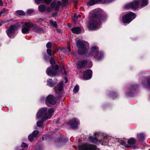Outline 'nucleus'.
Segmentation results:
<instances>
[{"label": "nucleus", "instance_id": "obj_48", "mask_svg": "<svg viewBox=\"0 0 150 150\" xmlns=\"http://www.w3.org/2000/svg\"><path fill=\"white\" fill-rule=\"evenodd\" d=\"M64 74H67V72L65 70L64 71Z\"/></svg>", "mask_w": 150, "mask_h": 150}, {"label": "nucleus", "instance_id": "obj_44", "mask_svg": "<svg viewBox=\"0 0 150 150\" xmlns=\"http://www.w3.org/2000/svg\"><path fill=\"white\" fill-rule=\"evenodd\" d=\"M2 1L1 0H0V6L3 5Z\"/></svg>", "mask_w": 150, "mask_h": 150}, {"label": "nucleus", "instance_id": "obj_25", "mask_svg": "<svg viewBox=\"0 0 150 150\" xmlns=\"http://www.w3.org/2000/svg\"><path fill=\"white\" fill-rule=\"evenodd\" d=\"M61 3L60 1H57L54 7L55 10L56 11H58L59 10V7L61 5Z\"/></svg>", "mask_w": 150, "mask_h": 150}, {"label": "nucleus", "instance_id": "obj_28", "mask_svg": "<svg viewBox=\"0 0 150 150\" xmlns=\"http://www.w3.org/2000/svg\"><path fill=\"white\" fill-rule=\"evenodd\" d=\"M79 89V87L78 85H76L73 89V92L74 93H77Z\"/></svg>", "mask_w": 150, "mask_h": 150}, {"label": "nucleus", "instance_id": "obj_10", "mask_svg": "<svg viewBox=\"0 0 150 150\" xmlns=\"http://www.w3.org/2000/svg\"><path fill=\"white\" fill-rule=\"evenodd\" d=\"M79 150H97L95 146L88 144H83L79 146Z\"/></svg>", "mask_w": 150, "mask_h": 150}, {"label": "nucleus", "instance_id": "obj_38", "mask_svg": "<svg viewBox=\"0 0 150 150\" xmlns=\"http://www.w3.org/2000/svg\"><path fill=\"white\" fill-rule=\"evenodd\" d=\"M46 11L48 12H50L51 11V9L50 8L48 7L47 9H46Z\"/></svg>", "mask_w": 150, "mask_h": 150}, {"label": "nucleus", "instance_id": "obj_14", "mask_svg": "<svg viewBox=\"0 0 150 150\" xmlns=\"http://www.w3.org/2000/svg\"><path fill=\"white\" fill-rule=\"evenodd\" d=\"M92 71L90 69L84 71L83 79L86 80L90 79L92 77Z\"/></svg>", "mask_w": 150, "mask_h": 150}, {"label": "nucleus", "instance_id": "obj_8", "mask_svg": "<svg viewBox=\"0 0 150 150\" xmlns=\"http://www.w3.org/2000/svg\"><path fill=\"white\" fill-rule=\"evenodd\" d=\"M98 49L97 47H92L91 48L90 55L93 56L96 60H100L102 58L103 55L101 52H99Z\"/></svg>", "mask_w": 150, "mask_h": 150}, {"label": "nucleus", "instance_id": "obj_18", "mask_svg": "<svg viewBox=\"0 0 150 150\" xmlns=\"http://www.w3.org/2000/svg\"><path fill=\"white\" fill-rule=\"evenodd\" d=\"M63 51L65 54L68 55H69L71 53V49L69 46L64 48Z\"/></svg>", "mask_w": 150, "mask_h": 150}, {"label": "nucleus", "instance_id": "obj_36", "mask_svg": "<svg viewBox=\"0 0 150 150\" xmlns=\"http://www.w3.org/2000/svg\"><path fill=\"white\" fill-rule=\"evenodd\" d=\"M27 146V145L24 142L22 143L21 145V147L22 148H25Z\"/></svg>", "mask_w": 150, "mask_h": 150}, {"label": "nucleus", "instance_id": "obj_16", "mask_svg": "<svg viewBox=\"0 0 150 150\" xmlns=\"http://www.w3.org/2000/svg\"><path fill=\"white\" fill-rule=\"evenodd\" d=\"M63 82H60L59 84L57 86H56L54 88V89L56 93H59L62 91L63 90Z\"/></svg>", "mask_w": 150, "mask_h": 150}, {"label": "nucleus", "instance_id": "obj_17", "mask_svg": "<svg viewBox=\"0 0 150 150\" xmlns=\"http://www.w3.org/2000/svg\"><path fill=\"white\" fill-rule=\"evenodd\" d=\"M52 0H35V3L37 4H39L42 3L44 1L45 3L49 4L51 1Z\"/></svg>", "mask_w": 150, "mask_h": 150}, {"label": "nucleus", "instance_id": "obj_6", "mask_svg": "<svg viewBox=\"0 0 150 150\" xmlns=\"http://www.w3.org/2000/svg\"><path fill=\"white\" fill-rule=\"evenodd\" d=\"M50 62L51 64V67H48L46 70V73L49 76H56L59 74V73L56 71L58 69L59 66L57 65H56L54 66L53 64H54L55 62L52 57H51L50 59Z\"/></svg>", "mask_w": 150, "mask_h": 150}, {"label": "nucleus", "instance_id": "obj_33", "mask_svg": "<svg viewBox=\"0 0 150 150\" xmlns=\"http://www.w3.org/2000/svg\"><path fill=\"white\" fill-rule=\"evenodd\" d=\"M52 47V44L51 42H48L46 45V47L47 48H50Z\"/></svg>", "mask_w": 150, "mask_h": 150}, {"label": "nucleus", "instance_id": "obj_45", "mask_svg": "<svg viewBox=\"0 0 150 150\" xmlns=\"http://www.w3.org/2000/svg\"><path fill=\"white\" fill-rule=\"evenodd\" d=\"M125 147H127V148H129V147H131V146L130 145L126 144L125 145Z\"/></svg>", "mask_w": 150, "mask_h": 150}, {"label": "nucleus", "instance_id": "obj_1", "mask_svg": "<svg viewBox=\"0 0 150 150\" xmlns=\"http://www.w3.org/2000/svg\"><path fill=\"white\" fill-rule=\"evenodd\" d=\"M54 112L53 108H41L37 114V117L39 119L41 118V121L37 122V125L39 127H43V122L49 118H50Z\"/></svg>", "mask_w": 150, "mask_h": 150}, {"label": "nucleus", "instance_id": "obj_20", "mask_svg": "<svg viewBox=\"0 0 150 150\" xmlns=\"http://www.w3.org/2000/svg\"><path fill=\"white\" fill-rule=\"evenodd\" d=\"M71 30L73 33L76 34L79 33L81 31L80 28L78 27L72 28Z\"/></svg>", "mask_w": 150, "mask_h": 150}, {"label": "nucleus", "instance_id": "obj_3", "mask_svg": "<svg viewBox=\"0 0 150 150\" xmlns=\"http://www.w3.org/2000/svg\"><path fill=\"white\" fill-rule=\"evenodd\" d=\"M21 31L23 34L29 33L31 28L34 31L39 32L41 30V29L36 24L29 21L23 23Z\"/></svg>", "mask_w": 150, "mask_h": 150}, {"label": "nucleus", "instance_id": "obj_29", "mask_svg": "<svg viewBox=\"0 0 150 150\" xmlns=\"http://www.w3.org/2000/svg\"><path fill=\"white\" fill-rule=\"evenodd\" d=\"M38 134H39V132L37 130H35V131H34L32 133V134L33 135V136L35 137H36L37 135Z\"/></svg>", "mask_w": 150, "mask_h": 150}, {"label": "nucleus", "instance_id": "obj_19", "mask_svg": "<svg viewBox=\"0 0 150 150\" xmlns=\"http://www.w3.org/2000/svg\"><path fill=\"white\" fill-rule=\"evenodd\" d=\"M101 1L102 0H90L88 3V4L89 6H92Z\"/></svg>", "mask_w": 150, "mask_h": 150}, {"label": "nucleus", "instance_id": "obj_50", "mask_svg": "<svg viewBox=\"0 0 150 150\" xmlns=\"http://www.w3.org/2000/svg\"><path fill=\"white\" fill-rule=\"evenodd\" d=\"M23 150V149H22V150Z\"/></svg>", "mask_w": 150, "mask_h": 150}, {"label": "nucleus", "instance_id": "obj_12", "mask_svg": "<svg viewBox=\"0 0 150 150\" xmlns=\"http://www.w3.org/2000/svg\"><path fill=\"white\" fill-rule=\"evenodd\" d=\"M79 122V121L76 118H74L71 120H70L67 123L72 128L75 129L77 127Z\"/></svg>", "mask_w": 150, "mask_h": 150}, {"label": "nucleus", "instance_id": "obj_46", "mask_svg": "<svg viewBox=\"0 0 150 150\" xmlns=\"http://www.w3.org/2000/svg\"><path fill=\"white\" fill-rule=\"evenodd\" d=\"M56 51H53L52 54H55L56 53Z\"/></svg>", "mask_w": 150, "mask_h": 150}, {"label": "nucleus", "instance_id": "obj_26", "mask_svg": "<svg viewBox=\"0 0 150 150\" xmlns=\"http://www.w3.org/2000/svg\"><path fill=\"white\" fill-rule=\"evenodd\" d=\"M50 25L53 28H56L57 27V24L56 21L50 20Z\"/></svg>", "mask_w": 150, "mask_h": 150}, {"label": "nucleus", "instance_id": "obj_34", "mask_svg": "<svg viewBox=\"0 0 150 150\" xmlns=\"http://www.w3.org/2000/svg\"><path fill=\"white\" fill-rule=\"evenodd\" d=\"M33 11V10L32 9H29L27 10V14H30L32 13Z\"/></svg>", "mask_w": 150, "mask_h": 150}, {"label": "nucleus", "instance_id": "obj_9", "mask_svg": "<svg viewBox=\"0 0 150 150\" xmlns=\"http://www.w3.org/2000/svg\"><path fill=\"white\" fill-rule=\"evenodd\" d=\"M136 15L135 13L132 12H130L125 15L122 18V21L124 23H129L132 20L135 18Z\"/></svg>", "mask_w": 150, "mask_h": 150}, {"label": "nucleus", "instance_id": "obj_35", "mask_svg": "<svg viewBox=\"0 0 150 150\" xmlns=\"http://www.w3.org/2000/svg\"><path fill=\"white\" fill-rule=\"evenodd\" d=\"M56 3L54 2H53L50 5L51 7L52 8H54Z\"/></svg>", "mask_w": 150, "mask_h": 150}, {"label": "nucleus", "instance_id": "obj_51", "mask_svg": "<svg viewBox=\"0 0 150 150\" xmlns=\"http://www.w3.org/2000/svg\"><path fill=\"white\" fill-rule=\"evenodd\" d=\"M149 150H150V149Z\"/></svg>", "mask_w": 150, "mask_h": 150}, {"label": "nucleus", "instance_id": "obj_21", "mask_svg": "<svg viewBox=\"0 0 150 150\" xmlns=\"http://www.w3.org/2000/svg\"><path fill=\"white\" fill-rule=\"evenodd\" d=\"M47 83L49 86L52 87L55 84L56 82L53 81L51 79H49L47 80Z\"/></svg>", "mask_w": 150, "mask_h": 150}, {"label": "nucleus", "instance_id": "obj_5", "mask_svg": "<svg viewBox=\"0 0 150 150\" xmlns=\"http://www.w3.org/2000/svg\"><path fill=\"white\" fill-rule=\"evenodd\" d=\"M148 4V0H134L131 3L126 5L125 6V8H130L137 9L139 5L143 7L146 6Z\"/></svg>", "mask_w": 150, "mask_h": 150}, {"label": "nucleus", "instance_id": "obj_4", "mask_svg": "<svg viewBox=\"0 0 150 150\" xmlns=\"http://www.w3.org/2000/svg\"><path fill=\"white\" fill-rule=\"evenodd\" d=\"M89 140L91 142L97 144L100 142L103 145H106L108 142L109 140L108 137L104 136L100 133L96 132L95 133L93 137L90 136Z\"/></svg>", "mask_w": 150, "mask_h": 150}, {"label": "nucleus", "instance_id": "obj_30", "mask_svg": "<svg viewBox=\"0 0 150 150\" xmlns=\"http://www.w3.org/2000/svg\"><path fill=\"white\" fill-rule=\"evenodd\" d=\"M47 54L50 56H52V51L51 50L49 49H47Z\"/></svg>", "mask_w": 150, "mask_h": 150}, {"label": "nucleus", "instance_id": "obj_39", "mask_svg": "<svg viewBox=\"0 0 150 150\" xmlns=\"http://www.w3.org/2000/svg\"><path fill=\"white\" fill-rule=\"evenodd\" d=\"M125 144V142L124 141H122L120 142V144L122 145H124Z\"/></svg>", "mask_w": 150, "mask_h": 150}, {"label": "nucleus", "instance_id": "obj_40", "mask_svg": "<svg viewBox=\"0 0 150 150\" xmlns=\"http://www.w3.org/2000/svg\"><path fill=\"white\" fill-rule=\"evenodd\" d=\"M65 5L67 4L68 2V0H62Z\"/></svg>", "mask_w": 150, "mask_h": 150}, {"label": "nucleus", "instance_id": "obj_42", "mask_svg": "<svg viewBox=\"0 0 150 150\" xmlns=\"http://www.w3.org/2000/svg\"><path fill=\"white\" fill-rule=\"evenodd\" d=\"M81 16V15L80 14L78 15L77 16L76 15H74V17H76V18H80Z\"/></svg>", "mask_w": 150, "mask_h": 150}, {"label": "nucleus", "instance_id": "obj_43", "mask_svg": "<svg viewBox=\"0 0 150 150\" xmlns=\"http://www.w3.org/2000/svg\"><path fill=\"white\" fill-rule=\"evenodd\" d=\"M89 64H90V65L88 66V67H91L92 66V62H89Z\"/></svg>", "mask_w": 150, "mask_h": 150}, {"label": "nucleus", "instance_id": "obj_49", "mask_svg": "<svg viewBox=\"0 0 150 150\" xmlns=\"http://www.w3.org/2000/svg\"><path fill=\"white\" fill-rule=\"evenodd\" d=\"M44 137H42V140H44Z\"/></svg>", "mask_w": 150, "mask_h": 150}, {"label": "nucleus", "instance_id": "obj_23", "mask_svg": "<svg viewBox=\"0 0 150 150\" xmlns=\"http://www.w3.org/2000/svg\"><path fill=\"white\" fill-rule=\"evenodd\" d=\"M137 138L140 140L144 139V135L143 133L138 134H137Z\"/></svg>", "mask_w": 150, "mask_h": 150}, {"label": "nucleus", "instance_id": "obj_24", "mask_svg": "<svg viewBox=\"0 0 150 150\" xmlns=\"http://www.w3.org/2000/svg\"><path fill=\"white\" fill-rule=\"evenodd\" d=\"M39 10L41 12H43L46 11V8L43 5H40L38 6Z\"/></svg>", "mask_w": 150, "mask_h": 150}, {"label": "nucleus", "instance_id": "obj_31", "mask_svg": "<svg viewBox=\"0 0 150 150\" xmlns=\"http://www.w3.org/2000/svg\"><path fill=\"white\" fill-rule=\"evenodd\" d=\"M34 137L33 136L32 134L29 135L28 137V138L29 140L30 141H31L33 140V137Z\"/></svg>", "mask_w": 150, "mask_h": 150}, {"label": "nucleus", "instance_id": "obj_7", "mask_svg": "<svg viewBox=\"0 0 150 150\" xmlns=\"http://www.w3.org/2000/svg\"><path fill=\"white\" fill-rule=\"evenodd\" d=\"M86 42L80 40L76 42V45L79 48L78 53L79 54H83L86 51V49L85 45Z\"/></svg>", "mask_w": 150, "mask_h": 150}, {"label": "nucleus", "instance_id": "obj_2", "mask_svg": "<svg viewBox=\"0 0 150 150\" xmlns=\"http://www.w3.org/2000/svg\"><path fill=\"white\" fill-rule=\"evenodd\" d=\"M103 16L98 13H94L91 17L87 25L88 28L91 30H95L100 25V22L103 19Z\"/></svg>", "mask_w": 150, "mask_h": 150}, {"label": "nucleus", "instance_id": "obj_11", "mask_svg": "<svg viewBox=\"0 0 150 150\" xmlns=\"http://www.w3.org/2000/svg\"><path fill=\"white\" fill-rule=\"evenodd\" d=\"M17 28V26L16 25H11L7 30L6 32L7 35L10 38L13 37L15 32V30Z\"/></svg>", "mask_w": 150, "mask_h": 150}, {"label": "nucleus", "instance_id": "obj_15", "mask_svg": "<svg viewBox=\"0 0 150 150\" xmlns=\"http://www.w3.org/2000/svg\"><path fill=\"white\" fill-rule=\"evenodd\" d=\"M87 61L86 60H80L77 63V67L78 69H81L86 65Z\"/></svg>", "mask_w": 150, "mask_h": 150}, {"label": "nucleus", "instance_id": "obj_37", "mask_svg": "<svg viewBox=\"0 0 150 150\" xmlns=\"http://www.w3.org/2000/svg\"><path fill=\"white\" fill-rule=\"evenodd\" d=\"M147 81L148 85L150 86V77L148 78L147 79Z\"/></svg>", "mask_w": 150, "mask_h": 150}, {"label": "nucleus", "instance_id": "obj_22", "mask_svg": "<svg viewBox=\"0 0 150 150\" xmlns=\"http://www.w3.org/2000/svg\"><path fill=\"white\" fill-rule=\"evenodd\" d=\"M136 140L133 138H131L128 141V143L129 144L134 145L135 144Z\"/></svg>", "mask_w": 150, "mask_h": 150}, {"label": "nucleus", "instance_id": "obj_27", "mask_svg": "<svg viewBox=\"0 0 150 150\" xmlns=\"http://www.w3.org/2000/svg\"><path fill=\"white\" fill-rule=\"evenodd\" d=\"M16 13L17 14L19 15H24L25 13L24 11L22 10H18L16 11Z\"/></svg>", "mask_w": 150, "mask_h": 150}, {"label": "nucleus", "instance_id": "obj_32", "mask_svg": "<svg viewBox=\"0 0 150 150\" xmlns=\"http://www.w3.org/2000/svg\"><path fill=\"white\" fill-rule=\"evenodd\" d=\"M138 88V86L137 85H132V87H131V88H130V91H131V90L132 89V90H136L137 88Z\"/></svg>", "mask_w": 150, "mask_h": 150}, {"label": "nucleus", "instance_id": "obj_47", "mask_svg": "<svg viewBox=\"0 0 150 150\" xmlns=\"http://www.w3.org/2000/svg\"><path fill=\"white\" fill-rule=\"evenodd\" d=\"M3 13L4 12L3 11L0 12V16H1Z\"/></svg>", "mask_w": 150, "mask_h": 150}, {"label": "nucleus", "instance_id": "obj_41", "mask_svg": "<svg viewBox=\"0 0 150 150\" xmlns=\"http://www.w3.org/2000/svg\"><path fill=\"white\" fill-rule=\"evenodd\" d=\"M57 15V13H54L52 14V17H54L56 16Z\"/></svg>", "mask_w": 150, "mask_h": 150}, {"label": "nucleus", "instance_id": "obj_13", "mask_svg": "<svg viewBox=\"0 0 150 150\" xmlns=\"http://www.w3.org/2000/svg\"><path fill=\"white\" fill-rule=\"evenodd\" d=\"M46 103L47 105L48 103L54 105L56 103V99L52 95H49L47 97L45 100Z\"/></svg>", "mask_w": 150, "mask_h": 150}]
</instances>
